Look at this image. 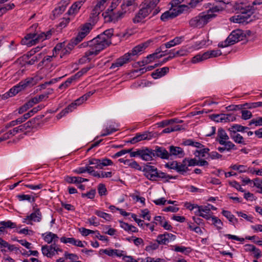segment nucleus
<instances>
[{
	"label": "nucleus",
	"mask_w": 262,
	"mask_h": 262,
	"mask_svg": "<svg viewBox=\"0 0 262 262\" xmlns=\"http://www.w3.org/2000/svg\"><path fill=\"white\" fill-rule=\"evenodd\" d=\"M113 34V29H107L93 39L82 43L79 47L80 48L88 47L89 49L87 51L100 53L112 43L111 38Z\"/></svg>",
	"instance_id": "f257e3e1"
},
{
	"label": "nucleus",
	"mask_w": 262,
	"mask_h": 262,
	"mask_svg": "<svg viewBox=\"0 0 262 262\" xmlns=\"http://www.w3.org/2000/svg\"><path fill=\"white\" fill-rule=\"evenodd\" d=\"M150 42L151 41L148 40L135 47L130 52L126 53L123 56L116 59L115 62L112 64L110 69H115L133 60L132 57L140 54L149 46Z\"/></svg>",
	"instance_id": "f03ea898"
},
{
	"label": "nucleus",
	"mask_w": 262,
	"mask_h": 262,
	"mask_svg": "<svg viewBox=\"0 0 262 262\" xmlns=\"http://www.w3.org/2000/svg\"><path fill=\"white\" fill-rule=\"evenodd\" d=\"M236 9L239 11L240 14L231 17L229 19L231 22L247 24L254 19V16L253 15V10L250 6L243 7L238 6Z\"/></svg>",
	"instance_id": "7ed1b4c3"
},
{
	"label": "nucleus",
	"mask_w": 262,
	"mask_h": 262,
	"mask_svg": "<svg viewBox=\"0 0 262 262\" xmlns=\"http://www.w3.org/2000/svg\"><path fill=\"white\" fill-rule=\"evenodd\" d=\"M145 177L151 181L156 180L158 178L164 179L165 182H168L169 179H176L177 176H172L165 172L158 171L155 166L146 164L143 169Z\"/></svg>",
	"instance_id": "20e7f679"
},
{
	"label": "nucleus",
	"mask_w": 262,
	"mask_h": 262,
	"mask_svg": "<svg viewBox=\"0 0 262 262\" xmlns=\"http://www.w3.org/2000/svg\"><path fill=\"white\" fill-rule=\"evenodd\" d=\"M213 18H214V15L203 12L191 18L189 20V24L191 27L201 28Z\"/></svg>",
	"instance_id": "39448f33"
},
{
	"label": "nucleus",
	"mask_w": 262,
	"mask_h": 262,
	"mask_svg": "<svg viewBox=\"0 0 262 262\" xmlns=\"http://www.w3.org/2000/svg\"><path fill=\"white\" fill-rule=\"evenodd\" d=\"M245 37V35L241 30L233 31L224 41L219 43L218 46L220 48H225L232 45L243 40Z\"/></svg>",
	"instance_id": "423d86ee"
},
{
	"label": "nucleus",
	"mask_w": 262,
	"mask_h": 262,
	"mask_svg": "<svg viewBox=\"0 0 262 262\" xmlns=\"http://www.w3.org/2000/svg\"><path fill=\"white\" fill-rule=\"evenodd\" d=\"M33 212L29 215L24 219L23 223L27 224H32V222H39L41 220L42 214L36 204L33 206Z\"/></svg>",
	"instance_id": "0eeeda50"
},
{
	"label": "nucleus",
	"mask_w": 262,
	"mask_h": 262,
	"mask_svg": "<svg viewBox=\"0 0 262 262\" xmlns=\"http://www.w3.org/2000/svg\"><path fill=\"white\" fill-rule=\"evenodd\" d=\"M33 78H28L24 80L21 81L18 84L14 86L9 90V93H10L11 96H14L17 93L20 92L21 90L25 89L28 86L32 85V82Z\"/></svg>",
	"instance_id": "6e6552de"
},
{
	"label": "nucleus",
	"mask_w": 262,
	"mask_h": 262,
	"mask_svg": "<svg viewBox=\"0 0 262 262\" xmlns=\"http://www.w3.org/2000/svg\"><path fill=\"white\" fill-rule=\"evenodd\" d=\"M185 5H181L177 8L172 7L169 10L166 11L161 16V19L162 21H166L170 18H174L183 12V7Z\"/></svg>",
	"instance_id": "1a4fd4ad"
},
{
	"label": "nucleus",
	"mask_w": 262,
	"mask_h": 262,
	"mask_svg": "<svg viewBox=\"0 0 262 262\" xmlns=\"http://www.w3.org/2000/svg\"><path fill=\"white\" fill-rule=\"evenodd\" d=\"M92 27L91 23H85L81 27L80 30L75 38V45L81 41L89 33L92 29Z\"/></svg>",
	"instance_id": "9d476101"
},
{
	"label": "nucleus",
	"mask_w": 262,
	"mask_h": 262,
	"mask_svg": "<svg viewBox=\"0 0 262 262\" xmlns=\"http://www.w3.org/2000/svg\"><path fill=\"white\" fill-rule=\"evenodd\" d=\"M176 239V235L165 232L164 234H159L158 235L156 242L160 245H167L170 242L174 241Z\"/></svg>",
	"instance_id": "9b49d317"
},
{
	"label": "nucleus",
	"mask_w": 262,
	"mask_h": 262,
	"mask_svg": "<svg viewBox=\"0 0 262 262\" xmlns=\"http://www.w3.org/2000/svg\"><path fill=\"white\" fill-rule=\"evenodd\" d=\"M85 101V100L83 98V96L80 97L78 99H76L74 102L69 105L65 109L62 110L58 115H60L61 117L64 116L66 114L71 112L77 107V106L81 104Z\"/></svg>",
	"instance_id": "f8f14e48"
},
{
	"label": "nucleus",
	"mask_w": 262,
	"mask_h": 262,
	"mask_svg": "<svg viewBox=\"0 0 262 262\" xmlns=\"http://www.w3.org/2000/svg\"><path fill=\"white\" fill-rule=\"evenodd\" d=\"M125 14V11H119L117 13H111L108 15H105L104 18L106 21L116 23L123 18Z\"/></svg>",
	"instance_id": "ddd939ff"
},
{
	"label": "nucleus",
	"mask_w": 262,
	"mask_h": 262,
	"mask_svg": "<svg viewBox=\"0 0 262 262\" xmlns=\"http://www.w3.org/2000/svg\"><path fill=\"white\" fill-rule=\"evenodd\" d=\"M160 1V0H152L149 3L145 4L146 6L144 7L150 13H152V16L157 15L160 11L159 7H157Z\"/></svg>",
	"instance_id": "4468645a"
},
{
	"label": "nucleus",
	"mask_w": 262,
	"mask_h": 262,
	"mask_svg": "<svg viewBox=\"0 0 262 262\" xmlns=\"http://www.w3.org/2000/svg\"><path fill=\"white\" fill-rule=\"evenodd\" d=\"M153 150L154 158L158 157L162 159H168L169 158V152L163 147L156 146Z\"/></svg>",
	"instance_id": "2eb2a0df"
},
{
	"label": "nucleus",
	"mask_w": 262,
	"mask_h": 262,
	"mask_svg": "<svg viewBox=\"0 0 262 262\" xmlns=\"http://www.w3.org/2000/svg\"><path fill=\"white\" fill-rule=\"evenodd\" d=\"M229 137L225 130L222 128H219L217 133L216 141L221 145H223L227 143L228 142H231L230 141H229Z\"/></svg>",
	"instance_id": "dca6fc26"
},
{
	"label": "nucleus",
	"mask_w": 262,
	"mask_h": 262,
	"mask_svg": "<svg viewBox=\"0 0 262 262\" xmlns=\"http://www.w3.org/2000/svg\"><path fill=\"white\" fill-rule=\"evenodd\" d=\"M43 115L37 116L35 118L32 119L25 124L19 125V126L21 132H23L28 129L35 127L36 125V121H39L42 117H43Z\"/></svg>",
	"instance_id": "f3484780"
},
{
	"label": "nucleus",
	"mask_w": 262,
	"mask_h": 262,
	"mask_svg": "<svg viewBox=\"0 0 262 262\" xmlns=\"http://www.w3.org/2000/svg\"><path fill=\"white\" fill-rule=\"evenodd\" d=\"M150 13L144 7L140 9L138 13L136 14L133 20L134 23H139L141 22L143 19L147 16Z\"/></svg>",
	"instance_id": "a211bd4d"
},
{
	"label": "nucleus",
	"mask_w": 262,
	"mask_h": 262,
	"mask_svg": "<svg viewBox=\"0 0 262 262\" xmlns=\"http://www.w3.org/2000/svg\"><path fill=\"white\" fill-rule=\"evenodd\" d=\"M141 158L146 161L153 160L154 159L153 149L147 147L142 148Z\"/></svg>",
	"instance_id": "6ab92c4d"
},
{
	"label": "nucleus",
	"mask_w": 262,
	"mask_h": 262,
	"mask_svg": "<svg viewBox=\"0 0 262 262\" xmlns=\"http://www.w3.org/2000/svg\"><path fill=\"white\" fill-rule=\"evenodd\" d=\"M41 251L43 255L51 258L55 255V244L50 245H44L41 247Z\"/></svg>",
	"instance_id": "aec40b11"
},
{
	"label": "nucleus",
	"mask_w": 262,
	"mask_h": 262,
	"mask_svg": "<svg viewBox=\"0 0 262 262\" xmlns=\"http://www.w3.org/2000/svg\"><path fill=\"white\" fill-rule=\"evenodd\" d=\"M42 236L43 237L44 241L48 244H56L59 239V237L57 235L51 232H47L42 234Z\"/></svg>",
	"instance_id": "412c9836"
},
{
	"label": "nucleus",
	"mask_w": 262,
	"mask_h": 262,
	"mask_svg": "<svg viewBox=\"0 0 262 262\" xmlns=\"http://www.w3.org/2000/svg\"><path fill=\"white\" fill-rule=\"evenodd\" d=\"M68 4L69 3L67 1H61L58 7L56 8L52 12L54 18H55L62 14L65 11Z\"/></svg>",
	"instance_id": "4be33fe9"
},
{
	"label": "nucleus",
	"mask_w": 262,
	"mask_h": 262,
	"mask_svg": "<svg viewBox=\"0 0 262 262\" xmlns=\"http://www.w3.org/2000/svg\"><path fill=\"white\" fill-rule=\"evenodd\" d=\"M209 213V208L206 206H199V207H198V209L195 212L196 215L204 217L206 220H209L211 218Z\"/></svg>",
	"instance_id": "5701e85b"
},
{
	"label": "nucleus",
	"mask_w": 262,
	"mask_h": 262,
	"mask_svg": "<svg viewBox=\"0 0 262 262\" xmlns=\"http://www.w3.org/2000/svg\"><path fill=\"white\" fill-rule=\"evenodd\" d=\"M60 241L63 243H70L73 245L79 247H84V246L81 241L77 240L73 237H62L60 238Z\"/></svg>",
	"instance_id": "b1692460"
},
{
	"label": "nucleus",
	"mask_w": 262,
	"mask_h": 262,
	"mask_svg": "<svg viewBox=\"0 0 262 262\" xmlns=\"http://www.w3.org/2000/svg\"><path fill=\"white\" fill-rule=\"evenodd\" d=\"M169 157L171 156H178L182 158L184 156V152L183 149L180 147L170 146L169 147Z\"/></svg>",
	"instance_id": "393cba45"
},
{
	"label": "nucleus",
	"mask_w": 262,
	"mask_h": 262,
	"mask_svg": "<svg viewBox=\"0 0 262 262\" xmlns=\"http://www.w3.org/2000/svg\"><path fill=\"white\" fill-rule=\"evenodd\" d=\"M150 139L151 136L149 134L145 132L141 134H137L136 136L131 139L130 142L135 144L142 140H150Z\"/></svg>",
	"instance_id": "a878e982"
},
{
	"label": "nucleus",
	"mask_w": 262,
	"mask_h": 262,
	"mask_svg": "<svg viewBox=\"0 0 262 262\" xmlns=\"http://www.w3.org/2000/svg\"><path fill=\"white\" fill-rule=\"evenodd\" d=\"M187 159H184L181 163L178 162V165L176 171L179 173L185 175V173L189 170L188 165H187Z\"/></svg>",
	"instance_id": "bb28decb"
},
{
	"label": "nucleus",
	"mask_w": 262,
	"mask_h": 262,
	"mask_svg": "<svg viewBox=\"0 0 262 262\" xmlns=\"http://www.w3.org/2000/svg\"><path fill=\"white\" fill-rule=\"evenodd\" d=\"M99 53H95L93 51H86L84 55L79 60V62L80 64H84L87 62H90L92 59V57L97 55Z\"/></svg>",
	"instance_id": "cd10ccee"
},
{
	"label": "nucleus",
	"mask_w": 262,
	"mask_h": 262,
	"mask_svg": "<svg viewBox=\"0 0 262 262\" xmlns=\"http://www.w3.org/2000/svg\"><path fill=\"white\" fill-rule=\"evenodd\" d=\"M52 35L51 31H48L46 33L41 32L39 34L37 33V36L33 39V45L37 43L39 41H42L45 39L49 38Z\"/></svg>",
	"instance_id": "c85d7f7f"
},
{
	"label": "nucleus",
	"mask_w": 262,
	"mask_h": 262,
	"mask_svg": "<svg viewBox=\"0 0 262 262\" xmlns=\"http://www.w3.org/2000/svg\"><path fill=\"white\" fill-rule=\"evenodd\" d=\"M169 68L167 67L158 69L152 73L151 76L153 78L158 79L167 74L169 72Z\"/></svg>",
	"instance_id": "c756f323"
},
{
	"label": "nucleus",
	"mask_w": 262,
	"mask_h": 262,
	"mask_svg": "<svg viewBox=\"0 0 262 262\" xmlns=\"http://www.w3.org/2000/svg\"><path fill=\"white\" fill-rule=\"evenodd\" d=\"M230 137L231 139L236 143L240 144L242 145H246L247 142L244 139L243 137L241 136L239 134L237 133H230Z\"/></svg>",
	"instance_id": "7c9ffc66"
},
{
	"label": "nucleus",
	"mask_w": 262,
	"mask_h": 262,
	"mask_svg": "<svg viewBox=\"0 0 262 262\" xmlns=\"http://www.w3.org/2000/svg\"><path fill=\"white\" fill-rule=\"evenodd\" d=\"M82 4L83 2L81 1L74 3L68 10V14L69 15H73L78 13Z\"/></svg>",
	"instance_id": "2f4dec72"
},
{
	"label": "nucleus",
	"mask_w": 262,
	"mask_h": 262,
	"mask_svg": "<svg viewBox=\"0 0 262 262\" xmlns=\"http://www.w3.org/2000/svg\"><path fill=\"white\" fill-rule=\"evenodd\" d=\"M183 40V37L182 36L176 37L173 39L170 40L169 41L164 43V45L166 49L170 48L176 45L180 44L182 42Z\"/></svg>",
	"instance_id": "473e14b6"
},
{
	"label": "nucleus",
	"mask_w": 262,
	"mask_h": 262,
	"mask_svg": "<svg viewBox=\"0 0 262 262\" xmlns=\"http://www.w3.org/2000/svg\"><path fill=\"white\" fill-rule=\"evenodd\" d=\"M48 93H45L41 94L39 96H37L29 101V102L33 106L34 104H37L43 100H45L48 98Z\"/></svg>",
	"instance_id": "72a5a7b5"
},
{
	"label": "nucleus",
	"mask_w": 262,
	"mask_h": 262,
	"mask_svg": "<svg viewBox=\"0 0 262 262\" xmlns=\"http://www.w3.org/2000/svg\"><path fill=\"white\" fill-rule=\"evenodd\" d=\"M65 180L69 183H81L84 182H88V179L79 177H67Z\"/></svg>",
	"instance_id": "f704fd0d"
},
{
	"label": "nucleus",
	"mask_w": 262,
	"mask_h": 262,
	"mask_svg": "<svg viewBox=\"0 0 262 262\" xmlns=\"http://www.w3.org/2000/svg\"><path fill=\"white\" fill-rule=\"evenodd\" d=\"M223 145H224V147H219L217 148V150L221 152H223L225 150L230 151L232 149H236V146L232 142H228Z\"/></svg>",
	"instance_id": "c9c22d12"
},
{
	"label": "nucleus",
	"mask_w": 262,
	"mask_h": 262,
	"mask_svg": "<svg viewBox=\"0 0 262 262\" xmlns=\"http://www.w3.org/2000/svg\"><path fill=\"white\" fill-rule=\"evenodd\" d=\"M166 55V54H161L160 55H156L154 53L148 55L143 61L144 64H148L153 61L155 59L160 58Z\"/></svg>",
	"instance_id": "e433bc0d"
},
{
	"label": "nucleus",
	"mask_w": 262,
	"mask_h": 262,
	"mask_svg": "<svg viewBox=\"0 0 262 262\" xmlns=\"http://www.w3.org/2000/svg\"><path fill=\"white\" fill-rule=\"evenodd\" d=\"M247 129H249L248 127L243 126L239 124H234L229 128V130L230 133H234V132H235V133L237 132H244L245 130Z\"/></svg>",
	"instance_id": "4c0bfd02"
},
{
	"label": "nucleus",
	"mask_w": 262,
	"mask_h": 262,
	"mask_svg": "<svg viewBox=\"0 0 262 262\" xmlns=\"http://www.w3.org/2000/svg\"><path fill=\"white\" fill-rule=\"evenodd\" d=\"M222 55V52L220 50H210L205 52V58L207 59L210 58L216 57Z\"/></svg>",
	"instance_id": "58836bf2"
},
{
	"label": "nucleus",
	"mask_w": 262,
	"mask_h": 262,
	"mask_svg": "<svg viewBox=\"0 0 262 262\" xmlns=\"http://www.w3.org/2000/svg\"><path fill=\"white\" fill-rule=\"evenodd\" d=\"M89 165L92 166H89V167H92V169H101L100 159L92 158L88 161Z\"/></svg>",
	"instance_id": "ea45409f"
},
{
	"label": "nucleus",
	"mask_w": 262,
	"mask_h": 262,
	"mask_svg": "<svg viewBox=\"0 0 262 262\" xmlns=\"http://www.w3.org/2000/svg\"><path fill=\"white\" fill-rule=\"evenodd\" d=\"M222 214L232 224H234L235 223L237 222V219H236L230 211L224 210L222 211Z\"/></svg>",
	"instance_id": "a19ab883"
},
{
	"label": "nucleus",
	"mask_w": 262,
	"mask_h": 262,
	"mask_svg": "<svg viewBox=\"0 0 262 262\" xmlns=\"http://www.w3.org/2000/svg\"><path fill=\"white\" fill-rule=\"evenodd\" d=\"M73 43H69L65 48H63L61 50V53H60V57H62V56L69 54L71 52V51L73 49Z\"/></svg>",
	"instance_id": "79ce46f5"
},
{
	"label": "nucleus",
	"mask_w": 262,
	"mask_h": 262,
	"mask_svg": "<svg viewBox=\"0 0 262 262\" xmlns=\"http://www.w3.org/2000/svg\"><path fill=\"white\" fill-rule=\"evenodd\" d=\"M210 118L217 122H225V114H212L210 115Z\"/></svg>",
	"instance_id": "37998d69"
},
{
	"label": "nucleus",
	"mask_w": 262,
	"mask_h": 262,
	"mask_svg": "<svg viewBox=\"0 0 262 262\" xmlns=\"http://www.w3.org/2000/svg\"><path fill=\"white\" fill-rule=\"evenodd\" d=\"M101 12L99 9L94 7L90 15V18L92 20L93 22L97 20L98 16Z\"/></svg>",
	"instance_id": "c03bdc74"
},
{
	"label": "nucleus",
	"mask_w": 262,
	"mask_h": 262,
	"mask_svg": "<svg viewBox=\"0 0 262 262\" xmlns=\"http://www.w3.org/2000/svg\"><path fill=\"white\" fill-rule=\"evenodd\" d=\"M209 151V149L208 148H201L199 150H196L194 153L196 157H204L205 154H207Z\"/></svg>",
	"instance_id": "a18cd8bd"
},
{
	"label": "nucleus",
	"mask_w": 262,
	"mask_h": 262,
	"mask_svg": "<svg viewBox=\"0 0 262 262\" xmlns=\"http://www.w3.org/2000/svg\"><path fill=\"white\" fill-rule=\"evenodd\" d=\"M95 214L100 217H102L106 221H110L111 220V215L105 212L101 211L100 210H96Z\"/></svg>",
	"instance_id": "49530a36"
},
{
	"label": "nucleus",
	"mask_w": 262,
	"mask_h": 262,
	"mask_svg": "<svg viewBox=\"0 0 262 262\" xmlns=\"http://www.w3.org/2000/svg\"><path fill=\"white\" fill-rule=\"evenodd\" d=\"M0 225L3 226L4 228H15L16 227V225L15 223H13L10 221H2L0 222Z\"/></svg>",
	"instance_id": "de8ad7c7"
},
{
	"label": "nucleus",
	"mask_w": 262,
	"mask_h": 262,
	"mask_svg": "<svg viewBox=\"0 0 262 262\" xmlns=\"http://www.w3.org/2000/svg\"><path fill=\"white\" fill-rule=\"evenodd\" d=\"M30 114L26 113L23 116L17 118V119L14 120L15 125L19 124L25 122L27 119L30 118Z\"/></svg>",
	"instance_id": "09e8293b"
},
{
	"label": "nucleus",
	"mask_w": 262,
	"mask_h": 262,
	"mask_svg": "<svg viewBox=\"0 0 262 262\" xmlns=\"http://www.w3.org/2000/svg\"><path fill=\"white\" fill-rule=\"evenodd\" d=\"M204 55H205V53L202 55H201V54L196 55V56H195L194 57H193L192 58V60H191L192 62L193 63H196L197 62L206 60L207 58H206V57L205 58Z\"/></svg>",
	"instance_id": "8fccbe9b"
},
{
	"label": "nucleus",
	"mask_w": 262,
	"mask_h": 262,
	"mask_svg": "<svg viewBox=\"0 0 262 262\" xmlns=\"http://www.w3.org/2000/svg\"><path fill=\"white\" fill-rule=\"evenodd\" d=\"M244 106H246L247 108L251 109L253 108H256L258 107L262 106V102H257L252 103H246L243 105Z\"/></svg>",
	"instance_id": "3c124183"
},
{
	"label": "nucleus",
	"mask_w": 262,
	"mask_h": 262,
	"mask_svg": "<svg viewBox=\"0 0 262 262\" xmlns=\"http://www.w3.org/2000/svg\"><path fill=\"white\" fill-rule=\"evenodd\" d=\"M18 199L19 201H25L27 200L29 202H34L35 201L34 198H31V196L30 195L27 194H20L18 195L17 196Z\"/></svg>",
	"instance_id": "603ef678"
},
{
	"label": "nucleus",
	"mask_w": 262,
	"mask_h": 262,
	"mask_svg": "<svg viewBox=\"0 0 262 262\" xmlns=\"http://www.w3.org/2000/svg\"><path fill=\"white\" fill-rule=\"evenodd\" d=\"M107 1V0H98L94 7L102 11L105 8V3Z\"/></svg>",
	"instance_id": "864d4df0"
},
{
	"label": "nucleus",
	"mask_w": 262,
	"mask_h": 262,
	"mask_svg": "<svg viewBox=\"0 0 262 262\" xmlns=\"http://www.w3.org/2000/svg\"><path fill=\"white\" fill-rule=\"evenodd\" d=\"M75 79L73 77V76L71 77L70 78H68L64 83L60 84L59 86V89L62 90L63 89H66L68 88L70 84L74 81Z\"/></svg>",
	"instance_id": "5fc2aeb1"
},
{
	"label": "nucleus",
	"mask_w": 262,
	"mask_h": 262,
	"mask_svg": "<svg viewBox=\"0 0 262 262\" xmlns=\"http://www.w3.org/2000/svg\"><path fill=\"white\" fill-rule=\"evenodd\" d=\"M216 2H218L219 3L217 5H216V6L217 7L220 11H222L225 9L226 8V6L230 4L229 2H225L224 1H216Z\"/></svg>",
	"instance_id": "6e6d98bb"
},
{
	"label": "nucleus",
	"mask_w": 262,
	"mask_h": 262,
	"mask_svg": "<svg viewBox=\"0 0 262 262\" xmlns=\"http://www.w3.org/2000/svg\"><path fill=\"white\" fill-rule=\"evenodd\" d=\"M216 2H218L219 3L217 5H216V6L217 7L220 11H222L225 9L226 8V6L230 4L229 2H225L224 1H216Z\"/></svg>",
	"instance_id": "4d7b16f0"
},
{
	"label": "nucleus",
	"mask_w": 262,
	"mask_h": 262,
	"mask_svg": "<svg viewBox=\"0 0 262 262\" xmlns=\"http://www.w3.org/2000/svg\"><path fill=\"white\" fill-rule=\"evenodd\" d=\"M100 165H101V169H102L103 167L108 166V165H113V163L112 161L110 159H107V158H103L102 159H100Z\"/></svg>",
	"instance_id": "13d9d810"
},
{
	"label": "nucleus",
	"mask_w": 262,
	"mask_h": 262,
	"mask_svg": "<svg viewBox=\"0 0 262 262\" xmlns=\"http://www.w3.org/2000/svg\"><path fill=\"white\" fill-rule=\"evenodd\" d=\"M213 224L214 225L217 227L218 229H221L223 226V223L221 220L219 219L217 217L212 216L211 217Z\"/></svg>",
	"instance_id": "bf43d9fd"
},
{
	"label": "nucleus",
	"mask_w": 262,
	"mask_h": 262,
	"mask_svg": "<svg viewBox=\"0 0 262 262\" xmlns=\"http://www.w3.org/2000/svg\"><path fill=\"white\" fill-rule=\"evenodd\" d=\"M101 252H103V253L112 256L115 255V253L118 252V250L117 249H101L99 251V253H101Z\"/></svg>",
	"instance_id": "052dcab7"
},
{
	"label": "nucleus",
	"mask_w": 262,
	"mask_h": 262,
	"mask_svg": "<svg viewBox=\"0 0 262 262\" xmlns=\"http://www.w3.org/2000/svg\"><path fill=\"white\" fill-rule=\"evenodd\" d=\"M159 245L160 244L157 242L155 243H151L148 246L146 247L145 250L147 251L156 250L159 248Z\"/></svg>",
	"instance_id": "680f3d73"
},
{
	"label": "nucleus",
	"mask_w": 262,
	"mask_h": 262,
	"mask_svg": "<svg viewBox=\"0 0 262 262\" xmlns=\"http://www.w3.org/2000/svg\"><path fill=\"white\" fill-rule=\"evenodd\" d=\"M242 118L244 120H248L252 117V113L248 110L242 111Z\"/></svg>",
	"instance_id": "e2e57ef3"
},
{
	"label": "nucleus",
	"mask_w": 262,
	"mask_h": 262,
	"mask_svg": "<svg viewBox=\"0 0 262 262\" xmlns=\"http://www.w3.org/2000/svg\"><path fill=\"white\" fill-rule=\"evenodd\" d=\"M117 130V129L114 128V127H113L112 126H110L108 128H106L104 130V133H102L100 136L101 137H104V136H106L107 135H110L112 133H114V132H115Z\"/></svg>",
	"instance_id": "0e129e2a"
},
{
	"label": "nucleus",
	"mask_w": 262,
	"mask_h": 262,
	"mask_svg": "<svg viewBox=\"0 0 262 262\" xmlns=\"http://www.w3.org/2000/svg\"><path fill=\"white\" fill-rule=\"evenodd\" d=\"M98 191L100 195H105L107 192L105 186L103 184H99L98 186Z\"/></svg>",
	"instance_id": "69168bd1"
},
{
	"label": "nucleus",
	"mask_w": 262,
	"mask_h": 262,
	"mask_svg": "<svg viewBox=\"0 0 262 262\" xmlns=\"http://www.w3.org/2000/svg\"><path fill=\"white\" fill-rule=\"evenodd\" d=\"M31 107L32 106L28 101L18 109V114H21L24 113Z\"/></svg>",
	"instance_id": "338daca9"
},
{
	"label": "nucleus",
	"mask_w": 262,
	"mask_h": 262,
	"mask_svg": "<svg viewBox=\"0 0 262 262\" xmlns=\"http://www.w3.org/2000/svg\"><path fill=\"white\" fill-rule=\"evenodd\" d=\"M229 184L233 187L236 188L239 191L244 192V189L241 187V185L235 181L229 182Z\"/></svg>",
	"instance_id": "774afa93"
}]
</instances>
